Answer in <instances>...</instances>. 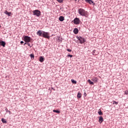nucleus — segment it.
<instances>
[{
    "label": "nucleus",
    "instance_id": "obj_29",
    "mask_svg": "<svg viewBox=\"0 0 128 128\" xmlns=\"http://www.w3.org/2000/svg\"><path fill=\"white\" fill-rule=\"evenodd\" d=\"M68 56H70V58H72V55H68Z\"/></svg>",
    "mask_w": 128,
    "mask_h": 128
},
{
    "label": "nucleus",
    "instance_id": "obj_13",
    "mask_svg": "<svg viewBox=\"0 0 128 128\" xmlns=\"http://www.w3.org/2000/svg\"><path fill=\"white\" fill-rule=\"evenodd\" d=\"M74 32L75 34H78V29L75 28L74 30Z\"/></svg>",
    "mask_w": 128,
    "mask_h": 128
},
{
    "label": "nucleus",
    "instance_id": "obj_27",
    "mask_svg": "<svg viewBox=\"0 0 128 128\" xmlns=\"http://www.w3.org/2000/svg\"><path fill=\"white\" fill-rule=\"evenodd\" d=\"M68 52H71L72 50H70V49H67Z\"/></svg>",
    "mask_w": 128,
    "mask_h": 128
},
{
    "label": "nucleus",
    "instance_id": "obj_17",
    "mask_svg": "<svg viewBox=\"0 0 128 128\" xmlns=\"http://www.w3.org/2000/svg\"><path fill=\"white\" fill-rule=\"evenodd\" d=\"M53 112H56V114H60V110H53Z\"/></svg>",
    "mask_w": 128,
    "mask_h": 128
},
{
    "label": "nucleus",
    "instance_id": "obj_10",
    "mask_svg": "<svg viewBox=\"0 0 128 128\" xmlns=\"http://www.w3.org/2000/svg\"><path fill=\"white\" fill-rule=\"evenodd\" d=\"M85 2H88V4H94V2H92V0H85Z\"/></svg>",
    "mask_w": 128,
    "mask_h": 128
},
{
    "label": "nucleus",
    "instance_id": "obj_2",
    "mask_svg": "<svg viewBox=\"0 0 128 128\" xmlns=\"http://www.w3.org/2000/svg\"><path fill=\"white\" fill-rule=\"evenodd\" d=\"M32 12H33V15L36 16H40V11L38 10H33Z\"/></svg>",
    "mask_w": 128,
    "mask_h": 128
},
{
    "label": "nucleus",
    "instance_id": "obj_25",
    "mask_svg": "<svg viewBox=\"0 0 128 128\" xmlns=\"http://www.w3.org/2000/svg\"><path fill=\"white\" fill-rule=\"evenodd\" d=\"M124 94H128V90H126Z\"/></svg>",
    "mask_w": 128,
    "mask_h": 128
},
{
    "label": "nucleus",
    "instance_id": "obj_24",
    "mask_svg": "<svg viewBox=\"0 0 128 128\" xmlns=\"http://www.w3.org/2000/svg\"><path fill=\"white\" fill-rule=\"evenodd\" d=\"M30 58H34V54H31L30 55Z\"/></svg>",
    "mask_w": 128,
    "mask_h": 128
},
{
    "label": "nucleus",
    "instance_id": "obj_4",
    "mask_svg": "<svg viewBox=\"0 0 128 128\" xmlns=\"http://www.w3.org/2000/svg\"><path fill=\"white\" fill-rule=\"evenodd\" d=\"M24 40L26 42H30V40H32V39L30 38V37L28 36H24Z\"/></svg>",
    "mask_w": 128,
    "mask_h": 128
},
{
    "label": "nucleus",
    "instance_id": "obj_15",
    "mask_svg": "<svg viewBox=\"0 0 128 128\" xmlns=\"http://www.w3.org/2000/svg\"><path fill=\"white\" fill-rule=\"evenodd\" d=\"M44 58L42 56H40V62H44Z\"/></svg>",
    "mask_w": 128,
    "mask_h": 128
},
{
    "label": "nucleus",
    "instance_id": "obj_6",
    "mask_svg": "<svg viewBox=\"0 0 128 128\" xmlns=\"http://www.w3.org/2000/svg\"><path fill=\"white\" fill-rule=\"evenodd\" d=\"M74 24H80V18H75L74 20Z\"/></svg>",
    "mask_w": 128,
    "mask_h": 128
},
{
    "label": "nucleus",
    "instance_id": "obj_9",
    "mask_svg": "<svg viewBox=\"0 0 128 128\" xmlns=\"http://www.w3.org/2000/svg\"><path fill=\"white\" fill-rule=\"evenodd\" d=\"M104 122V118L102 116H100L99 117V122L100 124H102Z\"/></svg>",
    "mask_w": 128,
    "mask_h": 128
},
{
    "label": "nucleus",
    "instance_id": "obj_31",
    "mask_svg": "<svg viewBox=\"0 0 128 128\" xmlns=\"http://www.w3.org/2000/svg\"><path fill=\"white\" fill-rule=\"evenodd\" d=\"M8 112H9L10 114H12V112H10V111L8 110Z\"/></svg>",
    "mask_w": 128,
    "mask_h": 128
},
{
    "label": "nucleus",
    "instance_id": "obj_32",
    "mask_svg": "<svg viewBox=\"0 0 128 128\" xmlns=\"http://www.w3.org/2000/svg\"><path fill=\"white\" fill-rule=\"evenodd\" d=\"M75 0V2H77L78 0Z\"/></svg>",
    "mask_w": 128,
    "mask_h": 128
},
{
    "label": "nucleus",
    "instance_id": "obj_22",
    "mask_svg": "<svg viewBox=\"0 0 128 128\" xmlns=\"http://www.w3.org/2000/svg\"><path fill=\"white\" fill-rule=\"evenodd\" d=\"M57 2H60V4H62V2H64V0H57Z\"/></svg>",
    "mask_w": 128,
    "mask_h": 128
},
{
    "label": "nucleus",
    "instance_id": "obj_12",
    "mask_svg": "<svg viewBox=\"0 0 128 128\" xmlns=\"http://www.w3.org/2000/svg\"><path fill=\"white\" fill-rule=\"evenodd\" d=\"M4 14H7V16H12V12H8V11H5Z\"/></svg>",
    "mask_w": 128,
    "mask_h": 128
},
{
    "label": "nucleus",
    "instance_id": "obj_19",
    "mask_svg": "<svg viewBox=\"0 0 128 128\" xmlns=\"http://www.w3.org/2000/svg\"><path fill=\"white\" fill-rule=\"evenodd\" d=\"M88 82L90 83V84H92V85H93V86L94 84V82H92V81L90 80H88Z\"/></svg>",
    "mask_w": 128,
    "mask_h": 128
},
{
    "label": "nucleus",
    "instance_id": "obj_26",
    "mask_svg": "<svg viewBox=\"0 0 128 128\" xmlns=\"http://www.w3.org/2000/svg\"><path fill=\"white\" fill-rule=\"evenodd\" d=\"M27 44L28 46H30V48H32V46H30V44L29 43H27Z\"/></svg>",
    "mask_w": 128,
    "mask_h": 128
},
{
    "label": "nucleus",
    "instance_id": "obj_20",
    "mask_svg": "<svg viewBox=\"0 0 128 128\" xmlns=\"http://www.w3.org/2000/svg\"><path fill=\"white\" fill-rule=\"evenodd\" d=\"M71 82L72 84H76V81L74 80H72Z\"/></svg>",
    "mask_w": 128,
    "mask_h": 128
},
{
    "label": "nucleus",
    "instance_id": "obj_1",
    "mask_svg": "<svg viewBox=\"0 0 128 128\" xmlns=\"http://www.w3.org/2000/svg\"><path fill=\"white\" fill-rule=\"evenodd\" d=\"M78 12L79 14L82 16H88V12L86 11L83 8H79L78 10Z\"/></svg>",
    "mask_w": 128,
    "mask_h": 128
},
{
    "label": "nucleus",
    "instance_id": "obj_5",
    "mask_svg": "<svg viewBox=\"0 0 128 128\" xmlns=\"http://www.w3.org/2000/svg\"><path fill=\"white\" fill-rule=\"evenodd\" d=\"M78 40L80 41V44H84L86 42V40H84V38H83L82 37H77Z\"/></svg>",
    "mask_w": 128,
    "mask_h": 128
},
{
    "label": "nucleus",
    "instance_id": "obj_23",
    "mask_svg": "<svg viewBox=\"0 0 128 128\" xmlns=\"http://www.w3.org/2000/svg\"><path fill=\"white\" fill-rule=\"evenodd\" d=\"M112 102H113V104H118V102H116L114 100Z\"/></svg>",
    "mask_w": 128,
    "mask_h": 128
},
{
    "label": "nucleus",
    "instance_id": "obj_28",
    "mask_svg": "<svg viewBox=\"0 0 128 128\" xmlns=\"http://www.w3.org/2000/svg\"><path fill=\"white\" fill-rule=\"evenodd\" d=\"M92 52H93V54H95L96 53V50H93Z\"/></svg>",
    "mask_w": 128,
    "mask_h": 128
},
{
    "label": "nucleus",
    "instance_id": "obj_21",
    "mask_svg": "<svg viewBox=\"0 0 128 128\" xmlns=\"http://www.w3.org/2000/svg\"><path fill=\"white\" fill-rule=\"evenodd\" d=\"M98 114L99 116H102V110H100V111L98 112Z\"/></svg>",
    "mask_w": 128,
    "mask_h": 128
},
{
    "label": "nucleus",
    "instance_id": "obj_16",
    "mask_svg": "<svg viewBox=\"0 0 128 128\" xmlns=\"http://www.w3.org/2000/svg\"><path fill=\"white\" fill-rule=\"evenodd\" d=\"M80 92H78V95H77V98H82V96L80 95Z\"/></svg>",
    "mask_w": 128,
    "mask_h": 128
},
{
    "label": "nucleus",
    "instance_id": "obj_18",
    "mask_svg": "<svg viewBox=\"0 0 128 128\" xmlns=\"http://www.w3.org/2000/svg\"><path fill=\"white\" fill-rule=\"evenodd\" d=\"M2 122H3V124H6V120L4 118H2Z\"/></svg>",
    "mask_w": 128,
    "mask_h": 128
},
{
    "label": "nucleus",
    "instance_id": "obj_11",
    "mask_svg": "<svg viewBox=\"0 0 128 128\" xmlns=\"http://www.w3.org/2000/svg\"><path fill=\"white\" fill-rule=\"evenodd\" d=\"M0 44L4 48V46H6V42L1 40L0 42Z\"/></svg>",
    "mask_w": 128,
    "mask_h": 128
},
{
    "label": "nucleus",
    "instance_id": "obj_30",
    "mask_svg": "<svg viewBox=\"0 0 128 128\" xmlns=\"http://www.w3.org/2000/svg\"><path fill=\"white\" fill-rule=\"evenodd\" d=\"M20 44H24V41H21Z\"/></svg>",
    "mask_w": 128,
    "mask_h": 128
},
{
    "label": "nucleus",
    "instance_id": "obj_7",
    "mask_svg": "<svg viewBox=\"0 0 128 128\" xmlns=\"http://www.w3.org/2000/svg\"><path fill=\"white\" fill-rule=\"evenodd\" d=\"M38 36H42V34H44V32H42V30H40L37 32Z\"/></svg>",
    "mask_w": 128,
    "mask_h": 128
},
{
    "label": "nucleus",
    "instance_id": "obj_14",
    "mask_svg": "<svg viewBox=\"0 0 128 128\" xmlns=\"http://www.w3.org/2000/svg\"><path fill=\"white\" fill-rule=\"evenodd\" d=\"M59 20H60V22H64V17L62 16H60Z\"/></svg>",
    "mask_w": 128,
    "mask_h": 128
},
{
    "label": "nucleus",
    "instance_id": "obj_3",
    "mask_svg": "<svg viewBox=\"0 0 128 128\" xmlns=\"http://www.w3.org/2000/svg\"><path fill=\"white\" fill-rule=\"evenodd\" d=\"M42 38H50V34L48 32H43Z\"/></svg>",
    "mask_w": 128,
    "mask_h": 128
},
{
    "label": "nucleus",
    "instance_id": "obj_8",
    "mask_svg": "<svg viewBox=\"0 0 128 128\" xmlns=\"http://www.w3.org/2000/svg\"><path fill=\"white\" fill-rule=\"evenodd\" d=\"M92 80L94 82L96 83L98 82V78L96 77H93L92 79Z\"/></svg>",
    "mask_w": 128,
    "mask_h": 128
}]
</instances>
